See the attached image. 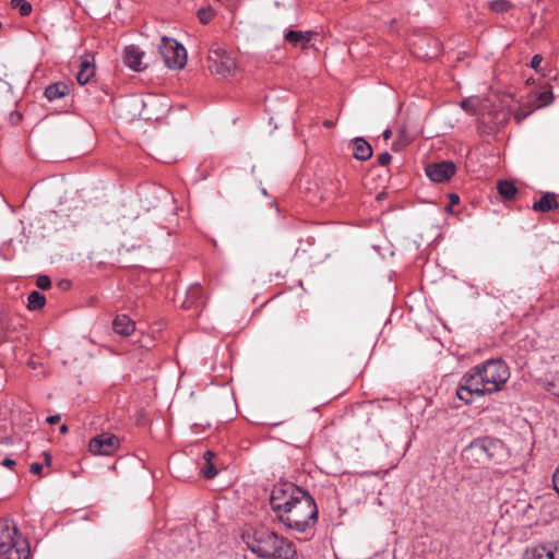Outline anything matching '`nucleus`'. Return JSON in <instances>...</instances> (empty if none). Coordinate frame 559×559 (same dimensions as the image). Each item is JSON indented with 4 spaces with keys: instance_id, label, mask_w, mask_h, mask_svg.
Instances as JSON below:
<instances>
[{
    "instance_id": "47",
    "label": "nucleus",
    "mask_w": 559,
    "mask_h": 559,
    "mask_svg": "<svg viewBox=\"0 0 559 559\" xmlns=\"http://www.w3.org/2000/svg\"><path fill=\"white\" fill-rule=\"evenodd\" d=\"M333 124V122L331 120H325L324 121V126L325 127H331Z\"/></svg>"
},
{
    "instance_id": "34",
    "label": "nucleus",
    "mask_w": 559,
    "mask_h": 559,
    "mask_svg": "<svg viewBox=\"0 0 559 559\" xmlns=\"http://www.w3.org/2000/svg\"><path fill=\"white\" fill-rule=\"evenodd\" d=\"M9 118L12 124H17L22 119V114L19 111H12Z\"/></svg>"
},
{
    "instance_id": "15",
    "label": "nucleus",
    "mask_w": 559,
    "mask_h": 559,
    "mask_svg": "<svg viewBox=\"0 0 559 559\" xmlns=\"http://www.w3.org/2000/svg\"><path fill=\"white\" fill-rule=\"evenodd\" d=\"M313 33L312 32H301L290 29L285 34V40L293 46H300L302 48L307 47L309 41L311 40Z\"/></svg>"
},
{
    "instance_id": "48",
    "label": "nucleus",
    "mask_w": 559,
    "mask_h": 559,
    "mask_svg": "<svg viewBox=\"0 0 559 559\" xmlns=\"http://www.w3.org/2000/svg\"><path fill=\"white\" fill-rule=\"evenodd\" d=\"M353 140H355V141H362V140H365V139H364L362 136H356V138H354Z\"/></svg>"
},
{
    "instance_id": "7",
    "label": "nucleus",
    "mask_w": 559,
    "mask_h": 559,
    "mask_svg": "<svg viewBox=\"0 0 559 559\" xmlns=\"http://www.w3.org/2000/svg\"><path fill=\"white\" fill-rule=\"evenodd\" d=\"M158 51L170 69H181L187 62L186 48L174 38L164 36L158 45Z\"/></svg>"
},
{
    "instance_id": "24",
    "label": "nucleus",
    "mask_w": 559,
    "mask_h": 559,
    "mask_svg": "<svg viewBox=\"0 0 559 559\" xmlns=\"http://www.w3.org/2000/svg\"><path fill=\"white\" fill-rule=\"evenodd\" d=\"M46 298L37 290H33L27 297V308L29 310H39L45 306Z\"/></svg>"
},
{
    "instance_id": "11",
    "label": "nucleus",
    "mask_w": 559,
    "mask_h": 559,
    "mask_svg": "<svg viewBox=\"0 0 559 559\" xmlns=\"http://www.w3.org/2000/svg\"><path fill=\"white\" fill-rule=\"evenodd\" d=\"M464 383L461 384L456 390V396L464 401L466 404L472 403L474 394L478 396H483V390L473 378V376L468 372L463 378Z\"/></svg>"
},
{
    "instance_id": "36",
    "label": "nucleus",
    "mask_w": 559,
    "mask_h": 559,
    "mask_svg": "<svg viewBox=\"0 0 559 559\" xmlns=\"http://www.w3.org/2000/svg\"><path fill=\"white\" fill-rule=\"evenodd\" d=\"M550 556L549 559H559V545H549Z\"/></svg>"
},
{
    "instance_id": "14",
    "label": "nucleus",
    "mask_w": 559,
    "mask_h": 559,
    "mask_svg": "<svg viewBox=\"0 0 559 559\" xmlns=\"http://www.w3.org/2000/svg\"><path fill=\"white\" fill-rule=\"evenodd\" d=\"M117 334L129 336L134 331V322L126 314H118L112 322Z\"/></svg>"
},
{
    "instance_id": "20",
    "label": "nucleus",
    "mask_w": 559,
    "mask_h": 559,
    "mask_svg": "<svg viewBox=\"0 0 559 559\" xmlns=\"http://www.w3.org/2000/svg\"><path fill=\"white\" fill-rule=\"evenodd\" d=\"M215 456V453L212 451H206L203 454L204 465L201 467V474L206 479H212L216 476L217 469L213 464L212 460Z\"/></svg>"
},
{
    "instance_id": "31",
    "label": "nucleus",
    "mask_w": 559,
    "mask_h": 559,
    "mask_svg": "<svg viewBox=\"0 0 559 559\" xmlns=\"http://www.w3.org/2000/svg\"><path fill=\"white\" fill-rule=\"evenodd\" d=\"M391 158L392 157H391V155L388 152H383V153L378 155V163L381 166H386V165L390 164Z\"/></svg>"
},
{
    "instance_id": "49",
    "label": "nucleus",
    "mask_w": 559,
    "mask_h": 559,
    "mask_svg": "<svg viewBox=\"0 0 559 559\" xmlns=\"http://www.w3.org/2000/svg\"><path fill=\"white\" fill-rule=\"evenodd\" d=\"M403 142H400V141H396L394 142V145H399V144H402Z\"/></svg>"
},
{
    "instance_id": "25",
    "label": "nucleus",
    "mask_w": 559,
    "mask_h": 559,
    "mask_svg": "<svg viewBox=\"0 0 559 559\" xmlns=\"http://www.w3.org/2000/svg\"><path fill=\"white\" fill-rule=\"evenodd\" d=\"M488 7L495 13H504L513 8V3L509 0H491L488 2Z\"/></svg>"
},
{
    "instance_id": "22",
    "label": "nucleus",
    "mask_w": 559,
    "mask_h": 559,
    "mask_svg": "<svg viewBox=\"0 0 559 559\" xmlns=\"http://www.w3.org/2000/svg\"><path fill=\"white\" fill-rule=\"evenodd\" d=\"M353 154L359 160H367L372 156L370 142H353Z\"/></svg>"
},
{
    "instance_id": "40",
    "label": "nucleus",
    "mask_w": 559,
    "mask_h": 559,
    "mask_svg": "<svg viewBox=\"0 0 559 559\" xmlns=\"http://www.w3.org/2000/svg\"><path fill=\"white\" fill-rule=\"evenodd\" d=\"M60 420V415H52L47 417L46 421L50 425H55Z\"/></svg>"
},
{
    "instance_id": "3",
    "label": "nucleus",
    "mask_w": 559,
    "mask_h": 559,
    "mask_svg": "<svg viewBox=\"0 0 559 559\" xmlns=\"http://www.w3.org/2000/svg\"><path fill=\"white\" fill-rule=\"evenodd\" d=\"M483 394H491L500 391L510 378L508 365L502 359H489L475 366L471 372Z\"/></svg>"
},
{
    "instance_id": "1",
    "label": "nucleus",
    "mask_w": 559,
    "mask_h": 559,
    "mask_svg": "<svg viewBox=\"0 0 559 559\" xmlns=\"http://www.w3.org/2000/svg\"><path fill=\"white\" fill-rule=\"evenodd\" d=\"M270 504L286 527L299 533L313 528L318 521V507L314 499L294 484L275 486Z\"/></svg>"
},
{
    "instance_id": "2",
    "label": "nucleus",
    "mask_w": 559,
    "mask_h": 559,
    "mask_svg": "<svg viewBox=\"0 0 559 559\" xmlns=\"http://www.w3.org/2000/svg\"><path fill=\"white\" fill-rule=\"evenodd\" d=\"M248 549L260 559H297V549L293 542L266 527L242 535Z\"/></svg>"
},
{
    "instance_id": "41",
    "label": "nucleus",
    "mask_w": 559,
    "mask_h": 559,
    "mask_svg": "<svg viewBox=\"0 0 559 559\" xmlns=\"http://www.w3.org/2000/svg\"><path fill=\"white\" fill-rule=\"evenodd\" d=\"M44 461L47 466H49L52 462V456L48 452H43Z\"/></svg>"
},
{
    "instance_id": "26",
    "label": "nucleus",
    "mask_w": 559,
    "mask_h": 559,
    "mask_svg": "<svg viewBox=\"0 0 559 559\" xmlns=\"http://www.w3.org/2000/svg\"><path fill=\"white\" fill-rule=\"evenodd\" d=\"M11 5L16 9L22 16H27L32 12V5L26 0H11Z\"/></svg>"
},
{
    "instance_id": "46",
    "label": "nucleus",
    "mask_w": 559,
    "mask_h": 559,
    "mask_svg": "<svg viewBox=\"0 0 559 559\" xmlns=\"http://www.w3.org/2000/svg\"><path fill=\"white\" fill-rule=\"evenodd\" d=\"M133 100L139 105H144L143 100L139 97H135Z\"/></svg>"
},
{
    "instance_id": "17",
    "label": "nucleus",
    "mask_w": 559,
    "mask_h": 559,
    "mask_svg": "<svg viewBox=\"0 0 559 559\" xmlns=\"http://www.w3.org/2000/svg\"><path fill=\"white\" fill-rule=\"evenodd\" d=\"M559 207V203L556 200L554 193H545L537 202H535L532 209L535 212H549Z\"/></svg>"
},
{
    "instance_id": "10",
    "label": "nucleus",
    "mask_w": 559,
    "mask_h": 559,
    "mask_svg": "<svg viewBox=\"0 0 559 559\" xmlns=\"http://www.w3.org/2000/svg\"><path fill=\"white\" fill-rule=\"evenodd\" d=\"M456 171L455 165L450 160L432 163L426 167L427 177L437 183L449 181Z\"/></svg>"
},
{
    "instance_id": "38",
    "label": "nucleus",
    "mask_w": 559,
    "mask_h": 559,
    "mask_svg": "<svg viewBox=\"0 0 559 559\" xmlns=\"http://www.w3.org/2000/svg\"><path fill=\"white\" fill-rule=\"evenodd\" d=\"M1 464L5 467L12 468L16 464V462L10 457H5Z\"/></svg>"
},
{
    "instance_id": "42",
    "label": "nucleus",
    "mask_w": 559,
    "mask_h": 559,
    "mask_svg": "<svg viewBox=\"0 0 559 559\" xmlns=\"http://www.w3.org/2000/svg\"><path fill=\"white\" fill-rule=\"evenodd\" d=\"M382 135H383V140H389V139L392 136V130H391V129H389V128H388V129H385V130L383 131V134H382Z\"/></svg>"
},
{
    "instance_id": "45",
    "label": "nucleus",
    "mask_w": 559,
    "mask_h": 559,
    "mask_svg": "<svg viewBox=\"0 0 559 559\" xmlns=\"http://www.w3.org/2000/svg\"><path fill=\"white\" fill-rule=\"evenodd\" d=\"M60 432H61L62 435L67 433V432H68V426H67V425H62V426L60 427Z\"/></svg>"
},
{
    "instance_id": "33",
    "label": "nucleus",
    "mask_w": 559,
    "mask_h": 559,
    "mask_svg": "<svg viewBox=\"0 0 559 559\" xmlns=\"http://www.w3.org/2000/svg\"><path fill=\"white\" fill-rule=\"evenodd\" d=\"M415 135H411L406 132L405 128H402L399 130V138L397 140H404V141H407V140H414Z\"/></svg>"
},
{
    "instance_id": "9",
    "label": "nucleus",
    "mask_w": 559,
    "mask_h": 559,
    "mask_svg": "<svg viewBox=\"0 0 559 559\" xmlns=\"http://www.w3.org/2000/svg\"><path fill=\"white\" fill-rule=\"evenodd\" d=\"M120 445L119 438L110 432H103L90 440L88 449L94 455H111Z\"/></svg>"
},
{
    "instance_id": "12",
    "label": "nucleus",
    "mask_w": 559,
    "mask_h": 559,
    "mask_svg": "<svg viewBox=\"0 0 559 559\" xmlns=\"http://www.w3.org/2000/svg\"><path fill=\"white\" fill-rule=\"evenodd\" d=\"M144 52L134 45L127 46L123 51V62L133 71H143L146 64L143 63L142 59Z\"/></svg>"
},
{
    "instance_id": "16",
    "label": "nucleus",
    "mask_w": 559,
    "mask_h": 559,
    "mask_svg": "<svg viewBox=\"0 0 559 559\" xmlns=\"http://www.w3.org/2000/svg\"><path fill=\"white\" fill-rule=\"evenodd\" d=\"M80 70L76 74V81L80 85H85L95 75V66L88 58L80 61Z\"/></svg>"
},
{
    "instance_id": "18",
    "label": "nucleus",
    "mask_w": 559,
    "mask_h": 559,
    "mask_svg": "<svg viewBox=\"0 0 559 559\" xmlns=\"http://www.w3.org/2000/svg\"><path fill=\"white\" fill-rule=\"evenodd\" d=\"M45 96L52 102L69 94V86L64 82H56L45 88Z\"/></svg>"
},
{
    "instance_id": "23",
    "label": "nucleus",
    "mask_w": 559,
    "mask_h": 559,
    "mask_svg": "<svg viewBox=\"0 0 559 559\" xmlns=\"http://www.w3.org/2000/svg\"><path fill=\"white\" fill-rule=\"evenodd\" d=\"M554 100V95H552V92H551V88H547V90H544L542 92H538L535 94L534 96V108H540V107H545L549 104H551Z\"/></svg>"
},
{
    "instance_id": "43",
    "label": "nucleus",
    "mask_w": 559,
    "mask_h": 559,
    "mask_svg": "<svg viewBox=\"0 0 559 559\" xmlns=\"http://www.w3.org/2000/svg\"><path fill=\"white\" fill-rule=\"evenodd\" d=\"M199 17H200V21H201L202 23H204V24L209 22V17H206V15H204V12H203V11H200V12H199Z\"/></svg>"
},
{
    "instance_id": "5",
    "label": "nucleus",
    "mask_w": 559,
    "mask_h": 559,
    "mask_svg": "<svg viewBox=\"0 0 559 559\" xmlns=\"http://www.w3.org/2000/svg\"><path fill=\"white\" fill-rule=\"evenodd\" d=\"M29 545L9 520L0 522V559H27Z\"/></svg>"
},
{
    "instance_id": "39",
    "label": "nucleus",
    "mask_w": 559,
    "mask_h": 559,
    "mask_svg": "<svg viewBox=\"0 0 559 559\" xmlns=\"http://www.w3.org/2000/svg\"><path fill=\"white\" fill-rule=\"evenodd\" d=\"M450 206L455 205L460 202V197L455 193L449 194Z\"/></svg>"
},
{
    "instance_id": "6",
    "label": "nucleus",
    "mask_w": 559,
    "mask_h": 559,
    "mask_svg": "<svg viewBox=\"0 0 559 559\" xmlns=\"http://www.w3.org/2000/svg\"><path fill=\"white\" fill-rule=\"evenodd\" d=\"M461 107L473 115H478L484 124H488L489 132L498 130L508 119L507 110H490L487 100H480L478 97H469L461 102Z\"/></svg>"
},
{
    "instance_id": "35",
    "label": "nucleus",
    "mask_w": 559,
    "mask_h": 559,
    "mask_svg": "<svg viewBox=\"0 0 559 559\" xmlns=\"http://www.w3.org/2000/svg\"><path fill=\"white\" fill-rule=\"evenodd\" d=\"M542 61H543V57L540 55H535V56H533V58L531 60V67L533 69L537 70Z\"/></svg>"
},
{
    "instance_id": "28",
    "label": "nucleus",
    "mask_w": 559,
    "mask_h": 559,
    "mask_svg": "<svg viewBox=\"0 0 559 559\" xmlns=\"http://www.w3.org/2000/svg\"><path fill=\"white\" fill-rule=\"evenodd\" d=\"M92 148H87V150H83V148H76V147H71V148H68L61 155L60 157H64L67 159H71V158H75V157H79V156H82V155H85L87 152H90Z\"/></svg>"
},
{
    "instance_id": "8",
    "label": "nucleus",
    "mask_w": 559,
    "mask_h": 559,
    "mask_svg": "<svg viewBox=\"0 0 559 559\" xmlns=\"http://www.w3.org/2000/svg\"><path fill=\"white\" fill-rule=\"evenodd\" d=\"M209 68L212 73L227 78L236 71L235 59L225 50H213L209 56Z\"/></svg>"
},
{
    "instance_id": "21",
    "label": "nucleus",
    "mask_w": 559,
    "mask_h": 559,
    "mask_svg": "<svg viewBox=\"0 0 559 559\" xmlns=\"http://www.w3.org/2000/svg\"><path fill=\"white\" fill-rule=\"evenodd\" d=\"M549 545H538L526 549L523 554V559H549Z\"/></svg>"
},
{
    "instance_id": "29",
    "label": "nucleus",
    "mask_w": 559,
    "mask_h": 559,
    "mask_svg": "<svg viewBox=\"0 0 559 559\" xmlns=\"http://www.w3.org/2000/svg\"><path fill=\"white\" fill-rule=\"evenodd\" d=\"M36 285L40 289H48L51 286L50 278L47 275H40L37 277Z\"/></svg>"
},
{
    "instance_id": "30",
    "label": "nucleus",
    "mask_w": 559,
    "mask_h": 559,
    "mask_svg": "<svg viewBox=\"0 0 559 559\" xmlns=\"http://www.w3.org/2000/svg\"><path fill=\"white\" fill-rule=\"evenodd\" d=\"M535 108L532 107L530 110H524L523 108H519L515 112H514V118L516 119L518 122H521L522 120H524Z\"/></svg>"
},
{
    "instance_id": "37",
    "label": "nucleus",
    "mask_w": 559,
    "mask_h": 559,
    "mask_svg": "<svg viewBox=\"0 0 559 559\" xmlns=\"http://www.w3.org/2000/svg\"><path fill=\"white\" fill-rule=\"evenodd\" d=\"M5 338H7L5 323L3 321H0V342H3Z\"/></svg>"
},
{
    "instance_id": "27",
    "label": "nucleus",
    "mask_w": 559,
    "mask_h": 559,
    "mask_svg": "<svg viewBox=\"0 0 559 559\" xmlns=\"http://www.w3.org/2000/svg\"><path fill=\"white\" fill-rule=\"evenodd\" d=\"M545 388L549 393L559 397V371L552 374L551 379L546 382Z\"/></svg>"
},
{
    "instance_id": "19",
    "label": "nucleus",
    "mask_w": 559,
    "mask_h": 559,
    "mask_svg": "<svg viewBox=\"0 0 559 559\" xmlns=\"http://www.w3.org/2000/svg\"><path fill=\"white\" fill-rule=\"evenodd\" d=\"M497 190L504 201L513 200L518 193V188L511 180H500L497 183Z\"/></svg>"
},
{
    "instance_id": "32",
    "label": "nucleus",
    "mask_w": 559,
    "mask_h": 559,
    "mask_svg": "<svg viewBox=\"0 0 559 559\" xmlns=\"http://www.w3.org/2000/svg\"><path fill=\"white\" fill-rule=\"evenodd\" d=\"M43 465L40 463H32L29 467V472L35 475H41Z\"/></svg>"
},
{
    "instance_id": "44",
    "label": "nucleus",
    "mask_w": 559,
    "mask_h": 559,
    "mask_svg": "<svg viewBox=\"0 0 559 559\" xmlns=\"http://www.w3.org/2000/svg\"><path fill=\"white\" fill-rule=\"evenodd\" d=\"M158 158L163 159L165 163H171L174 160V158L169 155H160Z\"/></svg>"
},
{
    "instance_id": "4",
    "label": "nucleus",
    "mask_w": 559,
    "mask_h": 559,
    "mask_svg": "<svg viewBox=\"0 0 559 559\" xmlns=\"http://www.w3.org/2000/svg\"><path fill=\"white\" fill-rule=\"evenodd\" d=\"M503 452L502 441L489 437L477 438L462 452L464 461L471 467H483L496 461Z\"/></svg>"
},
{
    "instance_id": "13",
    "label": "nucleus",
    "mask_w": 559,
    "mask_h": 559,
    "mask_svg": "<svg viewBox=\"0 0 559 559\" xmlns=\"http://www.w3.org/2000/svg\"><path fill=\"white\" fill-rule=\"evenodd\" d=\"M203 298V289L200 284H193L191 285L187 293H186V299L182 304V307L186 309H191L193 307H199L202 304Z\"/></svg>"
}]
</instances>
